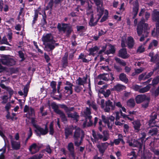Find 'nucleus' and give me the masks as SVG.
Listing matches in <instances>:
<instances>
[{
  "label": "nucleus",
  "instance_id": "9",
  "mask_svg": "<svg viewBox=\"0 0 159 159\" xmlns=\"http://www.w3.org/2000/svg\"><path fill=\"white\" fill-rule=\"evenodd\" d=\"M66 86L64 89L65 92L69 95L73 93V84L69 81H66L65 83Z\"/></svg>",
  "mask_w": 159,
  "mask_h": 159
},
{
  "label": "nucleus",
  "instance_id": "33",
  "mask_svg": "<svg viewBox=\"0 0 159 159\" xmlns=\"http://www.w3.org/2000/svg\"><path fill=\"white\" fill-rule=\"evenodd\" d=\"M125 87L123 85L120 84H117L114 86L113 88V89L117 91H120L125 89Z\"/></svg>",
  "mask_w": 159,
  "mask_h": 159
},
{
  "label": "nucleus",
  "instance_id": "29",
  "mask_svg": "<svg viewBox=\"0 0 159 159\" xmlns=\"http://www.w3.org/2000/svg\"><path fill=\"white\" fill-rule=\"evenodd\" d=\"M87 103L90 107L93 108L94 110H97V106L93 101L89 100L87 101Z\"/></svg>",
  "mask_w": 159,
  "mask_h": 159
},
{
  "label": "nucleus",
  "instance_id": "39",
  "mask_svg": "<svg viewBox=\"0 0 159 159\" xmlns=\"http://www.w3.org/2000/svg\"><path fill=\"white\" fill-rule=\"evenodd\" d=\"M120 79L122 81L125 83H127L128 81V80L126 77V75L124 74H121L119 76Z\"/></svg>",
  "mask_w": 159,
  "mask_h": 159
},
{
  "label": "nucleus",
  "instance_id": "62",
  "mask_svg": "<svg viewBox=\"0 0 159 159\" xmlns=\"http://www.w3.org/2000/svg\"><path fill=\"white\" fill-rule=\"evenodd\" d=\"M77 29L78 31H82L84 30L85 27L83 26H77Z\"/></svg>",
  "mask_w": 159,
  "mask_h": 159
},
{
  "label": "nucleus",
  "instance_id": "56",
  "mask_svg": "<svg viewBox=\"0 0 159 159\" xmlns=\"http://www.w3.org/2000/svg\"><path fill=\"white\" fill-rule=\"evenodd\" d=\"M145 75V73H143L139 75V80H145L146 79V77Z\"/></svg>",
  "mask_w": 159,
  "mask_h": 159
},
{
  "label": "nucleus",
  "instance_id": "20",
  "mask_svg": "<svg viewBox=\"0 0 159 159\" xmlns=\"http://www.w3.org/2000/svg\"><path fill=\"white\" fill-rule=\"evenodd\" d=\"M12 137L11 136V143L12 148L14 149H19L20 147V142H16L12 139Z\"/></svg>",
  "mask_w": 159,
  "mask_h": 159
},
{
  "label": "nucleus",
  "instance_id": "44",
  "mask_svg": "<svg viewBox=\"0 0 159 159\" xmlns=\"http://www.w3.org/2000/svg\"><path fill=\"white\" fill-rule=\"evenodd\" d=\"M109 50L106 52V53L107 54H109L110 53H113L115 52V49L113 46L111 45H109Z\"/></svg>",
  "mask_w": 159,
  "mask_h": 159
},
{
  "label": "nucleus",
  "instance_id": "51",
  "mask_svg": "<svg viewBox=\"0 0 159 159\" xmlns=\"http://www.w3.org/2000/svg\"><path fill=\"white\" fill-rule=\"evenodd\" d=\"M106 104L110 107L112 110L114 109L115 106H113L112 102L110 100H108L106 102Z\"/></svg>",
  "mask_w": 159,
  "mask_h": 159
},
{
  "label": "nucleus",
  "instance_id": "61",
  "mask_svg": "<svg viewBox=\"0 0 159 159\" xmlns=\"http://www.w3.org/2000/svg\"><path fill=\"white\" fill-rule=\"evenodd\" d=\"M114 104L115 106H116L119 108H121L122 106V105L120 102H114Z\"/></svg>",
  "mask_w": 159,
  "mask_h": 159
},
{
  "label": "nucleus",
  "instance_id": "63",
  "mask_svg": "<svg viewBox=\"0 0 159 159\" xmlns=\"http://www.w3.org/2000/svg\"><path fill=\"white\" fill-rule=\"evenodd\" d=\"M119 120H116L115 122V124L117 126H122L123 125V123H121Z\"/></svg>",
  "mask_w": 159,
  "mask_h": 159
},
{
  "label": "nucleus",
  "instance_id": "48",
  "mask_svg": "<svg viewBox=\"0 0 159 159\" xmlns=\"http://www.w3.org/2000/svg\"><path fill=\"white\" fill-rule=\"evenodd\" d=\"M122 136L121 134H119V138L118 139H116L114 140V143L116 145L118 144L120 141L122 142L123 141L122 139L120 138V137H122Z\"/></svg>",
  "mask_w": 159,
  "mask_h": 159
},
{
  "label": "nucleus",
  "instance_id": "64",
  "mask_svg": "<svg viewBox=\"0 0 159 159\" xmlns=\"http://www.w3.org/2000/svg\"><path fill=\"white\" fill-rule=\"evenodd\" d=\"M124 132L125 133H126V132H128L129 129V125L127 124H125L124 126Z\"/></svg>",
  "mask_w": 159,
  "mask_h": 159
},
{
  "label": "nucleus",
  "instance_id": "22",
  "mask_svg": "<svg viewBox=\"0 0 159 159\" xmlns=\"http://www.w3.org/2000/svg\"><path fill=\"white\" fill-rule=\"evenodd\" d=\"M119 56L123 58H126L129 57L126 49L125 48L122 49L119 51Z\"/></svg>",
  "mask_w": 159,
  "mask_h": 159
},
{
  "label": "nucleus",
  "instance_id": "19",
  "mask_svg": "<svg viewBox=\"0 0 159 159\" xmlns=\"http://www.w3.org/2000/svg\"><path fill=\"white\" fill-rule=\"evenodd\" d=\"M97 16H96L95 19H94L93 18V13L90 14L91 18L90 20V21L89 23V25L91 26H93L95 25L97 23V22L100 18H98V15H97V13H96Z\"/></svg>",
  "mask_w": 159,
  "mask_h": 159
},
{
  "label": "nucleus",
  "instance_id": "25",
  "mask_svg": "<svg viewBox=\"0 0 159 159\" xmlns=\"http://www.w3.org/2000/svg\"><path fill=\"white\" fill-rule=\"evenodd\" d=\"M56 85V82L55 81H52L50 83V86L52 89V91L51 93V95H54L57 91Z\"/></svg>",
  "mask_w": 159,
  "mask_h": 159
},
{
  "label": "nucleus",
  "instance_id": "55",
  "mask_svg": "<svg viewBox=\"0 0 159 159\" xmlns=\"http://www.w3.org/2000/svg\"><path fill=\"white\" fill-rule=\"evenodd\" d=\"M85 120L84 121L83 124V126L84 127H85L86 126L88 127V126H91L92 125V124L90 125H87V124L89 123H90V122L89 120H88L87 117H85Z\"/></svg>",
  "mask_w": 159,
  "mask_h": 159
},
{
  "label": "nucleus",
  "instance_id": "5",
  "mask_svg": "<svg viewBox=\"0 0 159 159\" xmlns=\"http://www.w3.org/2000/svg\"><path fill=\"white\" fill-rule=\"evenodd\" d=\"M93 1L97 6V14L98 15V18H100L103 13L102 2L99 0H94Z\"/></svg>",
  "mask_w": 159,
  "mask_h": 159
},
{
  "label": "nucleus",
  "instance_id": "31",
  "mask_svg": "<svg viewBox=\"0 0 159 159\" xmlns=\"http://www.w3.org/2000/svg\"><path fill=\"white\" fill-rule=\"evenodd\" d=\"M102 139L103 141H105L107 140L109 138V134L108 132L107 131H104L103 133Z\"/></svg>",
  "mask_w": 159,
  "mask_h": 159
},
{
  "label": "nucleus",
  "instance_id": "16",
  "mask_svg": "<svg viewBox=\"0 0 159 159\" xmlns=\"http://www.w3.org/2000/svg\"><path fill=\"white\" fill-rule=\"evenodd\" d=\"M40 148L36 143H34L30 146L29 150L32 154H34L38 152Z\"/></svg>",
  "mask_w": 159,
  "mask_h": 159
},
{
  "label": "nucleus",
  "instance_id": "15",
  "mask_svg": "<svg viewBox=\"0 0 159 159\" xmlns=\"http://www.w3.org/2000/svg\"><path fill=\"white\" fill-rule=\"evenodd\" d=\"M84 137V133L79 128L76 127L74 132V138H79Z\"/></svg>",
  "mask_w": 159,
  "mask_h": 159
},
{
  "label": "nucleus",
  "instance_id": "42",
  "mask_svg": "<svg viewBox=\"0 0 159 159\" xmlns=\"http://www.w3.org/2000/svg\"><path fill=\"white\" fill-rule=\"evenodd\" d=\"M43 153H40L39 154H36L30 157L28 159H40L43 156Z\"/></svg>",
  "mask_w": 159,
  "mask_h": 159
},
{
  "label": "nucleus",
  "instance_id": "36",
  "mask_svg": "<svg viewBox=\"0 0 159 159\" xmlns=\"http://www.w3.org/2000/svg\"><path fill=\"white\" fill-rule=\"evenodd\" d=\"M67 116L68 117H70L75 120L77 121L79 117L78 115L76 112L74 113H67Z\"/></svg>",
  "mask_w": 159,
  "mask_h": 159
},
{
  "label": "nucleus",
  "instance_id": "4",
  "mask_svg": "<svg viewBox=\"0 0 159 159\" xmlns=\"http://www.w3.org/2000/svg\"><path fill=\"white\" fill-rule=\"evenodd\" d=\"M57 28L60 31L66 32L67 35H69L72 31L71 26L69 24L63 23L61 25L59 23L58 24Z\"/></svg>",
  "mask_w": 159,
  "mask_h": 159
},
{
  "label": "nucleus",
  "instance_id": "34",
  "mask_svg": "<svg viewBox=\"0 0 159 159\" xmlns=\"http://www.w3.org/2000/svg\"><path fill=\"white\" fill-rule=\"evenodd\" d=\"M0 86L2 89H5L7 91L10 95H11L13 94V91L10 88L6 87L4 84H0Z\"/></svg>",
  "mask_w": 159,
  "mask_h": 159
},
{
  "label": "nucleus",
  "instance_id": "24",
  "mask_svg": "<svg viewBox=\"0 0 159 159\" xmlns=\"http://www.w3.org/2000/svg\"><path fill=\"white\" fill-rule=\"evenodd\" d=\"M154 53L153 52H151L149 53V56L151 57V61L155 62L158 61L159 59V57L158 54H156L153 56Z\"/></svg>",
  "mask_w": 159,
  "mask_h": 159
},
{
  "label": "nucleus",
  "instance_id": "53",
  "mask_svg": "<svg viewBox=\"0 0 159 159\" xmlns=\"http://www.w3.org/2000/svg\"><path fill=\"white\" fill-rule=\"evenodd\" d=\"M145 50V48L144 47L141 45L139 46L137 50V52H138L140 53L143 52Z\"/></svg>",
  "mask_w": 159,
  "mask_h": 159
},
{
  "label": "nucleus",
  "instance_id": "30",
  "mask_svg": "<svg viewBox=\"0 0 159 159\" xmlns=\"http://www.w3.org/2000/svg\"><path fill=\"white\" fill-rule=\"evenodd\" d=\"M87 79L86 78L82 79L80 77L76 80V83L79 85H84V84L86 82Z\"/></svg>",
  "mask_w": 159,
  "mask_h": 159
},
{
  "label": "nucleus",
  "instance_id": "45",
  "mask_svg": "<svg viewBox=\"0 0 159 159\" xmlns=\"http://www.w3.org/2000/svg\"><path fill=\"white\" fill-rule=\"evenodd\" d=\"M68 56V54L66 53L65 54L64 57L62 59V62L65 66H66L68 63L67 58Z\"/></svg>",
  "mask_w": 159,
  "mask_h": 159
},
{
  "label": "nucleus",
  "instance_id": "13",
  "mask_svg": "<svg viewBox=\"0 0 159 159\" xmlns=\"http://www.w3.org/2000/svg\"><path fill=\"white\" fill-rule=\"evenodd\" d=\"M84 116L85 117H87V120H89L90 123H89L87 125H90L92 124L93 123L92 121L91 120V119L92 117V116H90L91 113L90 109L88 107H87L86 109L84 111Z\"/></svg>",
  "mask_w": 159,
  "mask_h": 159
},
{
  "label": "nucleus",
  "instance_id": "7",
  "mask_svg": "<svg viewBox=\"0 0 159 159\" xmlns=\"http://www.w3.org/2000/svg\"><path fill=\"white\" fill-rule=\"evenodd\" d=\"M147 30L148 29V25L144 23V20H142L138 25L137 28V33L139 36L141 35L142 33L143 29Z\"/></svg>",
  "mask_w": 159,
  "mask_h": 159
},
{
  "label": "nucleus",
  "instance_id": "52",
  "mask_svg": "<svg viewBox=\"0 0 159 159\" xmlns=\"http://www.w3.org/2000/svg\"><path fill=\"white\" fill-rule=\"evenodd\" d=\"M159 82V76L155 77L153 80L152 84L153 85H156Z\"/></svg>",
  "mask_w": 159,
  "mask_h": 159
},
{
  "label": "nucleus",
  "instance_id": "46",
  "mask_svg": "<svg viewBox=\"0 0 159 159\" xmlns=\"http://www.w3.org/2000/svg\"><path fill=\"white\" fill-rule=\"evenodd\" d=\"M53 122H51L49 125V134L51 135L53 134L54 133V130L53 128Z\"/></svg>",
  "mask_w": 159,
  "mask_h": 159
},
{
  "label": "nucleus",
  "instance_id": "17",
  "mask_svg": "<svg viewBox=\"0 0 159 159\" xmlns=\"http://www.w3.org/2000/svg\"><path fill=\"white\" fill-rule=\"evenodd\" d=\"M92 135L93 138H92L93 142L94 143L98 142L99 139H102V135L99 134L97 133L93 130L92 131Z\"/></svg>",
  "mask_w": 159,
  "mask_h": 159
},
{
  "label": "nucleus",
  "instance_id": "37",
  "mask_svg": "<svg viewBox=\"0 0 159 159\" xmlns=\"http://www.w3.org/2000/svg\"><path fill=\"white\" fill-rule=\"evenodd\" d=\"M135 101L133 98L130 99L127 102V105L130 107H134L135 106Z\"/></svg>",
  "mask_w": 159,
  "mask_h": 159
},
{
  "label": "nucleus",
  "instance_id": "21",
  "mask_svg": "<svg viewBox=\"0 0 159 159\" xmlns=\"http://www.w3.org/2000/svg\"><path fill=\"white\" fill-rule=\"evenodd\" d=\"M68 149L70 152V156L74 159L75 158V154L74 152V147L73 143H68Z\"/></svg>",
  "mask_w": 159,
  "mask_h": 159
},
{
  "label": "nucleus",
  "instance_id": "35",
  "mask_svg": "<svg viewBox=\"0 0 159 159\" xmlns=\"http://www.w3.org/2000/svg\"><path fill=\"white\" fill-rule=\"evenodd\" d=\"M72 130L71 128H67L65 129V134L66 139L68 138L69 135L72 134Z\"/></svg>",
  "mask_w": 159,
  "mask_h": 159
},
{
  "label": "nucleus",
  "instance_id": "27",
  "mask_svg": "<svg viewBox=\"0 0 159 159\" xmlns=\"http://www.w3.org/2000/svg\"><path fill=\"white\" fill-rule=\"evenodd\" d=\"M134 7L133 9V12L134 14V17H135L137 14V13L139 10V5L137 1L135 2V3L134 4Z\"/></svg>",
  "mask_w": 159,
  "mask_h": 159
},
{
  "label": "nucleus",
  "instance_id": "11",
  "mask_svg": "<svg viewBox=\"0 0 159 159\" xmlns=\"http://www.w3.org/2000/svg\"><path fill=\"white\" fill-rule=\"evenodd\" d=\"M153 21L157 22V30L159 29V12L156 10H154L152 15Z\"/></svg>",
  "mask_w": 159,
  "mask_h": 159
},
{
  "label": "nucleus",
  "instance_id": "3",
  "mask_svg": "<svg viewBox=\"0 0 159 159\" xmlns=\"http://www.w3.org/2000/svg\"><path fill=\"white\" fill-rule=\"evenodd\" d=\"M102 118L103 122L107 125L108 128L109 129H111L114 123L115 117L113 116L106 117L105 116L102 115Z\"/></svg>",
  "mask_w": 159,
  "mask_h": 159
},
{
  "label": "nucleus",
  "instance_id": "59",
  "mask_svg": "<svg viewBox=\"0 0 159 159\" xmlns=\"http://www.w3.org/2000/svg\"><path fill=\"white\" fill-rule=\"evenodd\" d=\"M115 113L116 115V120H119L120 118V116H121L120 113V112L116 111L115 112Z\"/></svg>",
  "mask_w": 159,
  "mask_h": 159
},
{
  "label": "nucleus",
  "instance_id": "23",
  "mask_svg": "<svg viewBox=\"0 0 159 159\" xmlns=\"http://www.w3.org/2000/svg\"><path fill=\"white\" fill-rule=\"evenodd\" d=\"M132 123L135 130L137 132H138L140 130V127L141 126L140 121L135 120Z\"/></svg>",
  "mask_w": 159,
  "mask_h": 159
},
{
  "label": "nucleus",
  "instance_id": "47",
  "mask_svg": "<svg viewBox=\"0 0 159 159\" xmlns=\"http://www.w3.org/2000/svg\"><path fill=\"white\" fill-rule=\"evenodd\" d=\"M63 108L67 113H67H70V112L73 111L74 109V108L73 107H68L65 106H64Z\"/></svg>",
  "mask_w": 159,
  "mask_h": 159
},
{
  "label": "nucleus",
  "instance_id": "58",
  "mask_svg": "<svg viewBox=\"0 0 159 159\" xmlns=\"http://www.w3.org/2000/svg\"><path fill=\"white\" fill-rule=\"evenodd\" d=\"M156 32H155V30H153L152 33V34L153 36H156L158 34H159V29L157 30V25H156Z\"/></svg>",
  "mask_w": 159,
  "mask_h": 159
},
{
  "label": "nucleus",
  "instance_id": "49",
  "mask_svg": "<svg viewBox=\"0 0 159 159\" xmlns=\"http://www.w3.org/2000/svg\"><path fill=\"white\" fill-rule=\"evenodd\" d=\"M1 44H6L9 46L11 45L8 43L7 39L5 36L3 37L1 41H0Z\"/></svg>",
  "mask_w": 159,
  "mask_h": 159
},
{
  "label": "nucleus",
  "instance_id": "8",
  "mask_svg": "<svg viewBox=\"0 0 159 159\" xmlns=\"http://www.w3.org/2000/svg\"><path fill=\"white\" fill-rule=\"evenodd\" d=\"M52 108L54 109V111L56 113L60 115L63 122H65L66 121V118L64 114L58 109V106L57 105L55 104H53L52 105Z\"/></svg>",
  "mask_w": 159,
  "mask_h": 159
},
{
  "label": "nucleus",
  "instance_id": "32",
  "mask_svg": "<svg viewBox=\"0 0 159 159\" xmlns=\"http://www.w3.org/2000/svg\"><path fill=\"white\" fill-rule=\"evenodd\" d=\"M99 48L97 46H95L94 47L90 48L89 51L90 52V55H93L97 53Z\"/></svg>",
  "mask_w": 159,
  "mask_h": 159
},
{
  "label": "nucleus",
  "instance_id": "60",
  "mask_svg": "<svg viewBox=\"0 0 159 159\" xmlns=\"http://www.w3.org/2000/svg\"><path fill=\"white\" fill-rule=\"evenodd\" d=\"M140 86L137 85H136L133 86V89L136 91H138L139 92V90L140 89Z\"/></svg>",
  "mask_w": 159,
  "mask_h": 159
},
{
  "label": "nucleus",
  "instance_id": "12",
  "mask_svg": "<svg viewBox=\"0 0 159 159\" xmlns=\"http://www.w3.org/2000/svg\"><path fill=\"white\" fill-rule=\"evenodd\" d=\"M24 111L26 112V117H29V116H32L34 115V109L31 107H30L27 105L25 106Z\"/></svg>",
  "mask_w": 159,
  "mask_h": 159
},
{
  "label": "nucleus",
  "instance_id": "57",
  "mask_svg": "<svg viewBox=\"0 0 159 159\" xmlns=\"http://www.w3.org/2000/svg\"><path fill=\"white\" fill-rule=\"evenodd\" d=\"M29 87L28 85H26L25 86L24 89V95L25 97L27 96V94L28 91Z\"/></svg>",
  "mask_w": 159,
  "mask_h": 159
},
{
  "label": "nucleus",
  "instance_id": "43",
  "mask_svg": "<svg viewBox=\"0 0 159 159\" xmlns=\"http://www.w3.org/2000/svg\"><path fill=\"white\" fill-rule=\"evenodd\" d=\"M18 54L20 57L21 59V61H24L25 59V51L24 50L19 51Z\"/></svg>",
  "mask_w": 159,
  "mask_h": 159
},
{
  "label": "nucleus",
  "instance_id": "50",
  "mask_svg": "<svg viewBox=\"0 0 159 159\" xmlns=\"http://www.w3.org/2000/svg\"><path fill=\"white\" fill-rule=\"evenodd\" d=\"M104 12V15L101 19L100 21L101 22H103L105 21L107 18V15H108V12L107 11L105 10L103 11V12Z\"/></svg>",
  "mask_w": 159,
  "mask_h": 159
},
{
  "label": "nucleus",
  "instance_id": "26",
  "mask_svg": "<svg viewBox=\"0 0 159 159\" xmlns=\"http://www.w3.org/2000/svg\"><path fill=\"white\" fill-rule=\"evenodd\" d=\"M36 128L42 135H45L48 132V130L47 125L45 126L44 129L39 127L38 126Z\"/></svg>",
  "mask_w": 159,
  "mask_h": 159
},
{
  "label": "nucleus",
  "instance_id": "41",
  "mask_svg": "<svg viewBox=\"0 0 159 159\" xmlns=\"http://www.w3.org/2000/svg\"><path fill=\"white\" fill-rule=\"evenodd\" d=\"M151 84H149L146 86L141 88V87L140 89L139 90V93H144L148 91L151 88Z\"/></svg>",
  "mask_w": 159,
  "mask_h": 159
},
{
  "label": "nucleus",
  "instance_id": "1",
  "mask_svg": "<svg viewBox=\"0 0 159 159\" xmlns=\"http://www.w3.org/2000/svg\"><path fill=\"white\" fill-rule=\"evenodd\" d=\"M42 40L46 48L50 50H52L55 47L58 45V43H56L53 37L51 34H44L42 37Z\"/></svg>",
  "mask_w": 159,
  "mask_h": 159
},
{
  "label": "nucleus",
  "instance_id": "10",
  "mask_svg": "<svg viewBox=\"0 0 159 159\" xmlns=\"http://www.w3.org/2000/svg\"><path fill=\"white\" fill-rule=\"evenodd\" d=\"M98 77L100 79L102 80L105 81H108L109 80H113L114 79L112 74L111 73L109 74H104L98 76Z\"/></svg>",
  "mask_w": 159,
  "mask_h": 159
},
{
  "label": "nucleus",
  "instance_id": "18",
  "mask_svg": "<svg viewBox=\"0 0 159 159\" xmlns=\"http://www.w3.org/2000/svg\"><path fill=\"white\" fill-rule=\"evenodd\" d=\"M109 144L107 142L102 143L97 145L100 152L103 153L107 148Z\"/></svg>",
  "mask_w": 159,
  "mask_h": 159
},
{
  "label": "nucleus",
  "instance_id": "6",
  "mask_svg": "<svg viewBox=\"0 0 159 159\" xmlns=\"http://www.w3.org/2000/svg\"><path fill=\"white\" fill-rule=\"evenodd\" d=\"M0 61L3 64L7 66H12L15 64L14 59L7 56L2 57Z\"/></svg>",
  "mask_w": 159,
  "mask_h": 159
},
{
  "label": "nucleus",
  "instance_id": "40",
  "mask_svg": "<svg viewBox=\"0 0 159 159\" xmlns=\"http://www.w3.org/2000/svg\"><path fill=\"white\" fill-rule=\"evenodd\" d=\"M127 45L129 48H131L134 45V42L133 39L131 37H130L128 38Z\"/></svg>",
  "mask_w": 159,
  "mask_h": 159
},
{
  "label": "nucleus",
  "instance_id": "14",
  "mask_svg": "<svg viewBox=\"0 0 159 159\" xmlns=\"http://www.w3.org/2000/svg\"><path fill=\"white\" fill-rule=\"evenodd\" d=\"M149 101L150 98L147 97L145 95H139L135 98V100L137 103H140L144 100Z\"/></svg>",
  "mask_w": 159,
  "mask_h": 159
},
{
  "label": "nucleus",
  "instance_id": "54",
  "mask_svg": "<svg viewBox=\"0 0 159 159\" xmlns=\"http://www.w3.org/2000/svg\"><path fill=\"white\" fill-rule=\"evenodd\" d=\"M102 93L105 97H107L110 94L111 91L109 89H108L106 91L103 92Z\"/></svg>",
  "mask_w": 159,
  "mask_h": 159
},
{
  "label": "nucleus",
  "instance_id": "28",
  "mask_svg": "<svg viewBox=\"0 0 159 159\" xmlns=\"http://www.w3.org/2000/svg\"><path fill=\"white\" fill-rule=\"evenodd\" d=\"M158 41L155 40H153L150 43L148 47L149 49H153L158 45Z\"/></svg>",
  "mask_w": 159,
  "mask_h": 159
},
{
  "label": "nucleus",
  "instance_id": "2",
  "mask_svg": "<svg viewBox=\"0 0 159 159\" xmlns=\"http://www.w3.org/2000/svg\"><path fill=\"white\" fill-rule=\"evenodd\" d=\"M146 134L144 132H142L140 135V138L138 140H134L132 142H129V146H133V147H137L141 148L142 144L145 141L144 140V138L146 137Z\"/></svg>",
  "mask_w": 159,
  "mask_h": 159
},
{
  "label": "nucleus",
  "instance_id": "38",
  "mask_svg": "<svg viewBox=\"0 0 159 159\" xmlns=\"http://www.w3.org/2000/svg\"><path fill=\"white\" fill-rule=\"evenodd\" d=\"M74 139L75 144V146H79L81 145L82 143V138H74Z\"/></svg>",
  "mask_w": 159,
  "mask_h": 159
}]
</instances>
